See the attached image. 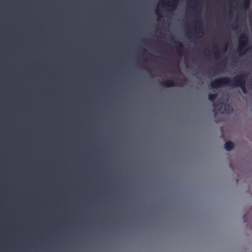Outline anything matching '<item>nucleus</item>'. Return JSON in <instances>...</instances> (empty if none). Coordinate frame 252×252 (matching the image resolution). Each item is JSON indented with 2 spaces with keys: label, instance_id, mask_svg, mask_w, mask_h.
Here are the masks:
<instances>
[{
  "label": "nucleus",
  "instance_id": "nucleus-1",
  "mask_svg": "<svg viewBox=\"0 0 252 252\" xmlns=\"http://www.w3.org/2000/svg\"><path fill=\"white\" fill-rule=\"evenodd\" d=\"M246 75L244 74L237 75L232 79L229 78L228 86L232 88H240L242 93L246 94L248 93L246 87Z\"/></svg>",
  "mask_w": 252,
  "mask_h": 252
},
{
  "label": "nucleus",
  "instance_id": "nucleus-2",
  "mask_svg": "<svg viewBox=\"0 0 252 252\" xmlns=\"http://www.w3.org/2000/svg\"><path fill=\"white\" fill-rule=\"evenodd\" d=\"M229 78L228 77H221L213 80L210 84L213 89H218L225 86H228Z\"/></svg>",
  "mask_w": 252,
  "mask_h": 252
},
{
  "label": "nucleus",
  "instance_id": "nucleus-3",
  "mask_svg": "<svg viewBox=\"0 0 252 252\" xmlns=\"http://www.w3.org/2000/svg\"><path fill=\"white\" fill-rule=\"evenodd\" d=\"M247 44L248 41L247 40H239L237 51L239 53L240 56H243L247 51L251 49L250 47L244 50Z\"/></svg>",
  "mask_w": 252,
  "mask_h": 252
},
{
  "label": "nucleus",
  "instance_id": "nucleus-4",
  "mask_svg": "<svg viewBox=\"0 0 252 252\" xmlns=\"http://www.w3.org/2000/svg\"><path fill=\"white\" fill-rule=\"evenodd\" d=\"M223 103L222 102H215L213 104L215 116H216L219 114L221 110L223 107Z\"/></svg>",
  "mask_w": 252,
  "mask_h": 252
},
{
  "label": "nucleus",
  "instance_id": "nucleus-5",
  "mask_svg": "<svg viewBox=\"0 0 252 252\" xmlns=\"http://www.w3.org/2000/svg\"><path fill=\"white\" fill-rule=\"evenodd\" d=\"M169 0L170 1H167L165 3V5L168 7H169L171 10L175 9L178 4L179 0Z\"/></svg>",
  "mask_w": 252,
  "mask_h": 252
},
{
  "label": "nucleus",
  "instance_id": "nucleus-6",
  "mask_svg": "<svg viewBox=\"0 0 252 252\" xmlns=\"http://www.w3.org/2000/svg\"><path fill=\"white\" fill-rule=\"evenodd\" d=\"M160 85L167 88L173 87L175 86V84L173 80H166L164 82H161Z\"/></svg>",
  "mask_w": 252,
  "mask_h": 252
},
{
  "label": "nucleus",
  "instance_id": "nucleus-7",
  "mask_svg": "<svg viewBox=\"0 0 252 252\" xmlns=\"http://www.w3.org/2000/svg\"><path fill=\"white\" fill-rule=\"evenodd\" d=\"M176 45V48L177 49V51L178 53V54L180 56H182L183 55V51L184 49V46L183 44L180 42H174Z\"/></svg>",
  "mask_w": 252,
  "mask_h": 252
},
{
  "label": "nucleus",
  "instance_id": "nucleus-8",
  "mask_svg": "<svg viewBox=\"0 0 252 252\" xmlns=\"http://www.w3.org/2000/svg\"><path fill=\"white\" fill-rule=\"evenodd\" d=\"M223 107L224 112L226 114H230L233 112V109L230 104H223Z\"/></svg>",
  "mask_w": 252,
  "mask_h": 252
},
{
  "label": "nucleus",
  "instance_id": "nucleus-9",
  "mask_svg": "<svg viewBox=\"0 0 252 252\" xmlns=\"http://www.w3.org/2000/svg\"><path fill=\"white\" fill-rule=\"evenodd\" d=\"M214 54L215 58L218 60L220 59V49H219L218 46L215 45L214 46Z\"/></svg>",
  "mask_w": 252,
  "mask_h": 252
},
{
  "label": "nucleus",
  "instance_id": "nucleus-10",
  "mask_svg": "<svg viewBox=\"0 0 252 252\" xmlns=\"http://www.w3.org/2000/svg\"><path fill=\"white\" fill-rule=\"evenodd\" d=\"M234 147V143L231 141H227L224 144V148L227 151H231Z\"/></svg>",
  "mask_w": 252,
  "mask_h": 252
},
{
  "label": "nucleus",
  "instance_id": "nucleus-11",
  "mask_svg": "<svg viewBox=\"0 0 252 252\" xmlns=\"http://www.w3.org/2000/svg\"><path fill=\"white\" fill-rule=\"evenodd\" d=\"M251 4V0H244L243 1V7L246 9H248Z\"/></svg>",
  "mask_w": 252,
  "mask_h": 252
},
{
  "label": "nucleus",
  "instance_id": "nucleus-12",
  "mask_svg": "<svg viewBox=\"0 0 252 252\" xmlns=\"http://www.w3.org/2000/svg\"><path fill=\"white\" fill-rule=\"evenodd\" d=\"M217 94H209L208 95V99L211 102H213L217 98Z\"/></svg>",
  "mask_w": 252,
  "mask_h": 252
},
{
  "label": "nucleus",
  "instance_id": "nucleus-13",
  "mask_svg": "<svg viewBox=\"0 0 252 252\" xmlns=\"http://www.w3.org/2000/svg\"><path fill=\"white\" fill-rule=\"evenodd\" d=\"M197 30L198 32L196 33V35H199V37L201 36L203 34V32L202 31V27L200 24H199Z\"/></svg>",
  "mask_w": 252,
  "mask_h": 252
},
{
  "label": "nucleus",
  "instance_id": "nucleus-14",
  "mask_svg": "<svg viewBox=\"0 0 252 252\" xmlns=\"http://www.w3.org/2000/svg\"><path fill=\"white\" fill-rule=\"evenodd\" d=\"M239 40H247L248 41V36L246 33H242L240 35Z\"/></svg>",
  "mask_w": 252,
  "mask_h": 252
},
{
  "label": "nucleus",
  "instance_id": "nucleus-15",
  "mask_svg": "<svg viewBox=\"0 0 252 252\" xmlns=\"http://www.w3.org/2000/svg\"><path fill=\"white\" fill-rule=\"evenodd\" d=\"M156 14L157 15L158 18V21H160L161 20V18H162V16L161 15V14L158 12V11H157L156 12Z\"/></svg>",
  "mask_w": 252,
  "mask_h": 252
},
{
  "label": "nucleus",
  "instance_id": "nucleus-16",
  "mask_svg": "<svg viewBox=\"0 0 252 252\" xmlns=\"http://www.w3.org/2000/svg\"><path fill=\"white\" fill-rule=\"evenodd\" d=\"M249 88L252 90V80L249 83Z\"/></svg>",
  "mask_w": 252,
  "mask_h": 252
},
{
  "label": "nucleus",
  "instance_id": "nucleus-17",
  "mask_svg": "<svg viewBox=\"0 0 252 252\" xmlns=\"http://www.w3.org/2000/svg\"><path fill=\"white\" fill-rule=\"evenodd\" d=\"M247 216V214H245L243 216V220H244V222H246L247 221V219H246Z\"/></svg>",
  "mask_w": 252,
  "mask_h": 252
},
{
  "label": "nucleus",
  "instance_id": "nucleus-18",
  "mask_svg": "<svg viewBox=\"0 0 252 252\" xmlns=\"http://www.w3.org/2000/svg\"><path fill=\"white\" fill-rule=\"evenodd\" d=\"M227 48H228V44H227V43H226L225 45V46H224V49H223L224 52L227 51Z\"/></svg>",
  "mask_w": 252,
  "mask_h": 252
},
{
  "label": "nucleus",
  "instance_id": "nucleus-19",
  "mask_svg": "<svg viewBox=\"0 0 252 252\" xmlns=\"http://www.w3.org/2000/svg\"><path fill=\"white\" fill-rule=\"evenodd\" d=\"M218 69V68L213 69L212 70L213 71V73L214 74L216 73L217 72V71Z\"/></svg>",
  "mask_w": 252,
  "mask_h": 252
},
{
  "label": "nucleus",
  "instance_id": "nucleus-20",
  "mask_svg": "<svg viewBox=\"0 0 252 252\" xmlns=\"http://www.w3.org/2000/svg\"><path fill=\"white\" fill-rule=\"evenodd\" d=\"M207 52H209V50H207V49H205L204 50L205 55L206 56H208V55L206 54Z\"/></svg>",
  "mask_w": 252,
  "mask_h": 252
},
{
  "label": "nucleus",
  "instance_id": "nucleus-21",
  "mask_svg": "<svg viewBox=\"0 0 252 252\" xmlns=\"http://www.w3.org/2000/svg\"><path fill=\"white\" fill-rule=\"evenodd\" d=\"M196 22L198 24H200L201 23L200 21H199V20L197 21Z\"/></svg>",
  "mask_w": 252,
  "mask_h": 252
},
{
  "label": "nucleus",
  "instance_id": "nucleus-22",
  "mask_svg": "<svg viewBox=\"0 0 252 252\" xmlns=\"http://www.w3.org/2000/svg\"><path fill=\"white\" fill-rule=\"evenodd\" d=\"M237 27H238V26H236L234 28V29H236Z\"/></svg>",
  "mask_w": 252,
  "mask_h": 252
},
{
  "label": "nucleus",
  "instance_id": "nucleus-23",
  "mask_svg": "<svg viewBox=\"0 0 252 252\" xmlns=\"http://www.w3.org/2000/svg\"><path fill=\"white\" fill-rule=\"evenodd\" d=\"M177 71H178V72H180V70H179V69H178V70H177Z\"/></svg>",
  "mask_w": 252,
  "mask_h": 252
},
{
  "label": "nucleus",
  "instance_id": "nucleus-24",
  "mask_svg": "<svg viewBox=\"0 0 252 252\" xmlns=\"http://www.w3.org/2000/svg\"><path fill=\"white\" fill-rule=\"evenodd\" d=\"M222 65V63H220V64H219V66H220V65Z\"/></svg>",
  "mask_w": 252,
  "mask_h": 252
},
{
  "label": "nucleus",
  "instance_id": "nucleus-25",
  "mask_svg": "<svg viewBox=\"0 0 252 252\" xmlns=\"http://www.w3.org/2000/svg\"><path fill=\"white\" fill-rule=\"evenodd\" d=\"M250 48H251V49H252V46L251 47H250Z\"/></svg>",
  "mask_w": 252,
  "mask_h": 252
}]
</instances>
